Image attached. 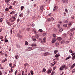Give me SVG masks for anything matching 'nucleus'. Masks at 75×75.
Returning <instances> with one entry per match:
<instances>
[{"mask_svg":"<svg viewBox=\"0 0 75 75\" xmlns=\"http://www.w3.org/2000/svg\"><path fill=\"white\" fill-rule=\"evenodd\" d=\"M40 10L41 11H43V10L44 9V8L42 6H41L40 7Z\"/></svg>","mask_w":75,"mask_h":75,"instance_id":"11","label":"nucleus"},{"mask_svg":"<svg viewBox=\"0 0 75 75\" xmlns=\"http://www.w3.org/2000/svg\"><path fill=\"white\" fill-rule=\"evenodd\" d=\"M15 58H16V59H18V58H19V56L18 55H17V54H16Z\"/></svg>","mask_w":75,"mask_h":75,"instance_id":"15","label":"nucleus"},{"mask_svg":"<svg viewBox=\"0 0 75 75\" xmlns=\"http://www.w3.org/2000/svg\"><path fill=\"white\" fill-rule=\"evenodd\" d=\"M58 50H55L54 51V52L55 54H56Z\"/></svg>","mask_w":75,"mask_h":75,"instance_id":"25","label":"nucleus"},{"mask_svg":"<svg viewBox=\"0 0 75 75\" xmlns=\"http://www.w3.org/2000/svg\"><path fill=\"white\" fill-rule=\"evenodd\" d=\"M12 8H13V7H12V6H10L9 7V9H12Z\"/></svg>","mask_w":75,"mask_h":75,"instance_id":"43","label":"nucleus"},{"mask_svg":"<svg viewBox=\"0 0 75 75\" xmlns=\"http://www.w3.org/2000/svg\"><path fill=\"white\" fill-rule=\"evenodd\" d=\"M54 73H55V72H54V71H52L51 74V75H53L54 74Z\"/></svg>","mask_w":75,"mask_h":75,"instance_id":"26","label":"nucleus"},{"mask_svg":"<svg viewBox=\"0 0 75 75\" xmlns=\"http://www.w3.org/2000/svg\"><path fill=\"white\" fill-rule=\"evenodd\" d=\"M57 41V39L55 38H54L52 40V43H54Z\"/></svg>","mask_w":75,"mask_h":75,"instance_id":"4","label":"nucleus"},{"mask_svg":"<svg viewBox=\"0 0 75 75\" xmlns=\"http://www.w3.org/2000/svg\"><path fill=\"white\" fill-rule=\"evenodd\" d=\"M17 47L18 48H20V45H17Z\"/></svg>","mask_w":75,"mask_h":75,"instance_id":"58","label":"nucleus"},{"mask_svg":"<svg viewBox=\"0 0 75 75\" xmlns=\"http://www.w3.org/2000/svg\"><path fill=\"white\" fill-rule=\"evenodd\" d=\"M29 64H28L27 63H26L24 64V66H29Z\"/></svg>","mask_w":75,"mask_h":75,"instance_id":"31","label":"nucleus"},{"mask_svg":"<svg viewBox=\"0 0 75 75\" xmlns=\"http://www.w3.org/2000/svg\"><path fill=\"white\" fill-rule=\"evenodd\" d=\"M59 56H60V54L58 53L57 54H56L54 57V58L56 57V58H58V57H59Z\"/></svg>","mask_w":75,"mask_h":75,"instance_id":"8","label":"nucleus"},{"mask_svg":"<svg viewBox=\"0 0 75 75\" xmlns=\"http://www.w3.org/2000/svg\"><path fill=\"white\" fill-rule=\"evenodd\" d=\"M66 65H65V68H64V69L65 70H66V69H67L68 68V66H66Z\"/></svg>","mask_w":75,"mask_h":75,"instance_id":"17","label":"nucleus"},{"mask_svg":"<svg viewBox=\"0 0 75 75\" xmlns=\"http://www.w3.org/2000/svg\"><path fill=\"white\" fill-rule=\"evenodd\" d=\"M5 42H8V40H7V39L6 38L5 39Z\"/></svg>","mask_w":75,"mask_h":75,"instance_id":"20","label":"nucleus"},{"mask_svg":"<svg viewBox=\"0 0 75 75\" xmlns=\"http://www.w3.org/2000/svg\"><path fill=\"white\" fill-rule=\"evenodd\" d=\"M5 60H4V59L2 60V63H3V64H4V62H5Z\"/></svg>","mask_w":75,"mask_h":75,"instance_id":"44","label":"nucleus"},{"mask_svg":"<svg viewBox=\"0 0 75 75\" xmlns=\"http://www.w3.org/2000/svg\"><path fill=\"white\" fill-rule=\"evenodd\" d=\"M59 31H63V29L62 28H61L59 29Z\"/></svg>","mask_w":75,"mask_h":75,"instance_id":"47","label":"nucleus"},{"mask_svg":"<svg viewBox=\"0 0 75 75\" xmlns=\"http://www.w3.org/2000/svg\"><path fill=\"white\" fill-rule=\"evenodd\" d=\"M35 36L36 38H38V35H35Z\"/></svg>","mask_w":75,"mask_h":75,"instance_id":"51","label":"nucleus"},{"mask_svg":"<svg viewBox=\"0 0 75 75\" xmlns=\"http://www.w3.org/2000/svg\"><path fill=\"white\" fill-rule=\"evenodd\" d=\"M25 44L26 45H27L28 44V42H27V41H25Z\"/></svg>","mask_w":75,"mask_h":75,"instance_id":"33","label":"nucleus"},{"mask_svg":"<svg viewBox=\"0 0 75 75\" xmlns=\"http://www.w3.org/2000/svg\"><path fill=\"white\" fill-rule=\"evenodd\" d=\"M71 58V57L70 56H69L68 57L66 58V60H67V59H69Z\"/></svg>","mask_w":75,"mask_h":75,"instance_id":"22","label":"nucleus"},{"mask_svg":"<svg viewBox=\"0 0 75 75\" xmlns=\"http://www.w3.org/2000/svg\"><path fill=\"white\" fill-rule=\"evenodd\" d=\"M17 4V1H14L13 3V5H14L15 4Z\"/></svg>","mask_w":75,"mask_h":75,"instance_id":"21","label":"nucleus"},{"mask_svg":"<svg viewBox=\"0 0 75 75\" xmlns=\"http://www.w3.org/2000/svg\"><path fill=\"white\" fill-rule=\"evenodd\" d=\"M34 48H35V47H29L28 48V51H31V50H33Z\"/></svg>","mask_w":75,"mask_h":75,"instance_id":"3","label":"nucleus"},{"mask_svg":"<svg viewBox=\"0 0 75 75\" xmlns=\"http://www.w3.org/2000/svg\"><path fill=\"white\" fill-rule=\"evenodd\" d=\"M7 24H8V25H9V26H11V25H13V23H11L10 24V22H7Z\"/></svg>","mask_w":75,"mask_h":75,"instance_id":"10","label":"nucleus"},{"mask_svg":"<svg viewBox=\"0 0 75 75\" xmlns=\"http://www.w3.org/2000/svg\"><path fill=\"white\" fill-rule=\"evenodd\" d=\"M69 35L70 37H72V36L74 34H73V33H71L69 34Z\"/></svg>","mask_w":75,"mask_h":75,"instance_id":"32","label":"nucleus"},{"mask_svg":"<svg viewBox=\"0 0 75 75\" xmlns=\"http://www.w3.org/2000/svg\"><path fill=\"white\" fill-rule=\"evenodd\" d=\"M47 55H50V53H47L46 52L45 53L44 56H47Z\"/></svg>","mask_w":75,"mask_h":75,"instance_id":"14","label":"nucleus"},{"mask_svg":"<svg viewBox=\"0 0 75 75\" xmlns=\"http://www.w3.org/2000/svg\"><path fill=\"white\" fill-rule=\"evenodd\" d=\"M47 21H48V22H50V21H51V19L50 18H48L47 19Z\"/></svg>","mask_w":75,"mask_h":75,"instance_id":"18","label":"nucleus"},{"mask_svg":"<svg viewBox=\"0 0 75 75\" xmlns=\"http://www.w3.org/2000/svg\"><path fill=\"white\" fill-rule=\"evenodd\" d=\"M37 30H36V29H35L34 30V33H35V34H37Z\"/></svg>","mask_w":75,"mask_h":75,"instance_id":"42","label":"nucleus"},{"mask_svg":"<svg viewBox=\"0 0 75 75\" xmlns=\"http://www.w3.org/2000/svg\"><path fill=\"white\" fill-rule=\"evenodd\" d=\"M39 31H40V32H42V29H40L39 30Z\"/></svg>","mask_w":75,"mask_h":75,"instance_id":"54","label":"nucleus"},{"mask_svg":"<svg viewBox=\"0 0 75 75\" xmlns=\"http://www.w3.org/2000/svg\"><path fill=\"white\" fill-rule=\"evenodd\" d=\"M47 38L46 37H45L44 38L43 40V42H44L45 43L46 42V39Z\"/></svg>","mask_w":75,"mask_h":75,"instance_id":"7","label":"nucleus"},{"mask_svg":"<svg viewBox=\"0 0 75 75\" xmlns=\"http://www.w3.org/2000/svg\"><path fill=\"white\" fill-rule=\"evenodd\" d=\"M13 67H12L11 68V72H13Z\"/></svg>","mask_w":75,"mask_h":75,"instance_id":"40","label":"nucleus"},{"mask_svg":"<svg viewBox=\"0 0 75 75\" xmlns=\"http://www.w3.org/2000/svg\"><path fill=\"white\" fill-rule=\"evenodd\" d=\"M43 72H45L46 71V69L45 68H43Z\"/></svg>","mask_w":75,"mask_h":75,"instance_id":"48","label":"nucleus"},{"mask_svg":"<svg viewBox=\"0 0 75 75\" xmlns=\"http://www.w3.org/2000/svg\"><path fill=\"white\" fill-rule=\"evenodd\" d=\"M68 21H67V20H65L64 21V22L65 23H68Z\"/></svg>","mask_w":75,"mask_h":75,"instance_id":"36","label":"nucleus"},{"mask_svg":"<svg viewBox=\"0 0 75 75\" xmlns=\"http://www.w3.org/2000/svg\"><path fill=\"white\" fill-rule=\"evenodd\" d=\"M69 51L71 53H72L73 52L72 51V50H69Z\"/></svg>","mask_w":75,"mask_h":75,"instance_id":"39","label":"nucleus"},{"mask_svg":"<svg viewBox=\"0 0 75 75\" xmlns=\"http://www.w3.org/2000/svg\"><path fill=\"white\" fill-rule=\"evenodd\" d=\"M3 18H1L0 19V22H2V21H3Z\"/></svg>","mask_w":75,"mask_h":75,"instance_id":"46","label":"nucleus"},{"mask_svg":"<svg viewBox=\"0 0 75 75\" xmlns=\"http://www.w3.org/2000/svg\"><path fill=\"white\" fill-rule=\"evenodd\" d=\"M30 28H27L26 30L27 31H29V30H30Z\"/></svg>","mask_w":75,"mask_h":75,"instance_id":"55","label":"nucleus"},{"mask_svg":"<svg viewBox=\"0 0 75 75\" xmlns=\"http://www.w3.org/2000/svg\"><path fill=\"white\" fill-rule=\"evenodd\" d=\"M64 42H65V41H61V44H64Z\"/></svg>","mask_w":75,"mask_h":75,"instance_id":"34","label":"nucleus"},{"mask_svg":"<svg viewBox=\"0 0 75 75\" xmlns=\"http://www.w3.org/2000/svg\"><path fill=\"white\" fill-rule=\"evenodd\" d=\"M19 21H20V19L19 18H18L17 20V23H18V22H19Z\"/></svg>","mask_w":75,"mask_h":75,"instance_id":"45","label":"nucleus"},{"mask_svg":"<svg viewBox=\"0 0 75 75\" xmlns=\"http://www.w3.org/2000/svg\"><path fill=\"white\" fill-rule=\"evenodd\" d=\"M75 72V69H74L73 70V71H72V73H74Z\"/></svg>","mask_w":75,"mask_h":75,"instance_id":"59","label":"nucleus"},{"mask_svg":"<svg viewBox=\"0 0 75 75\" xmlns=\"http://www.w3.org/2000/svg\"><path fill=\"white\" fill-rule=\"evenodd\" d=\"M55 59H56V61H59V59H58V58H56Z\"/></svg>","mask_w":75,"mask_h":75,"instance_id":"62","label":"nucleus"},{"mask_svg":"<svg viewBox=\"0 0 75 75\" xmlns=\"http://www.w3.org/2000/svg\"><path fill=\"white\" fill-rule=\"evenodd\" d=\"M43 35L44 36H45V35H46V34H45V33H43Z\"/></svg>","mask_w":75,"mask_h":75,"instance_id":"64","label":"nucleus"},{"mask_svg":"<svg viewBox=\"0 0 75 75\" xmlns=\"http://www.w3.org/2000/svg\"><path fill=\"white\" fill-rule=\"evenodd\" d=\"M16 20V18L14 17L9 19V20H10L11 22H14V21H15Z\"/></svg>","mask_w":75,"mask_h":75,"instance_id":"1","label":"nucleus"},{"mask_svg":"<svg viewBox=\"0 0 75 75\" xmlns=\"http://www.w3.org/2000/svg\"><path fill=\"white\" fill-rule=\"evenodd\" d=\"M9 10V9H8V8H7L5 9V11H8Z\"/></svg>","mask_w":75,"mask_h":75,"instance_id":"38","label":"nucleus"},{"mask_svg":"<svg viewBox=\"0 0 75 75\" xmlns=\"http://www.w3.org/2000/svg\"><path fill=\"white\" fill-rule=\"evenodd\" d=\"M52 69H49L48 70V71H47V74H50V73H51V71H52Z\"/></svg>","mask_w":75,"mask_h":75,"instance_id":"5","label":"nucleus"},{"mask_svg":"<svg viewBox=\"0 0 75 75\" xmlns=\"http://www.w3.org/2000/svg\"><path fill=\"white\" fill-rule=\"evenodd\" d=\"M24 8V6H22L21 7V11H22L23 10V9Z\"/></svg>","mask_w":75,"mask_h":75,"instance_id":"28","label":"nucleus"},{"mask_svg":"<svg viewBox=\"0 0 75 75\" xmlns=\"http://www.w3.org/2000/svg\"><path fill=\"white\" fill-rule=\"evenodd\" d=\"M51 19L52 21H54V18H53V17H52Z\"/></svg>","mask_w":75,"mask_h":75,"instance_id":"60","label":"nucleus"},{"mask_svg":"<svg viewBox=\"0 0 75 75\" xmlns=\"http://www.w3.org/2000/svg\"><path fill=\"white\" fill-rule=\"evenodd\" d=\"M32 27H34L35 26V24H33L32 25Z\"/></svg>","mask_w":75,"mask_h":75,"instance_id":"57","label":"nucleus"},{"mask_svg":"<svg viewBox=\"0 0 75 75\" xmlns=\"http://www.w3.org/2000/svg\"><path fill=\"white\" fill-rule=\"evenodd\" d=\"M64 68H65V64H63L60 67L59 69L60 71H63V69Z\"/></svg>","mask_w":75,"mask_h":75,"instance_id":"2","label":"nucleus"},{"mask_svg":"<svg viewBox=\"0 0 75 75\" xmlns=\"http://www.w3.org/2000/svg\"><path fill=\"white\" fill-rule=\"evenodd\" d=\"M57 26L58 28H60V25L58 24L57 25Z\"/></svg>","mask_w":75,"mask_h":75,"instance_id":"61","label":"nucleus"},{"mask_svg":"<svg viewBox=\"0 0 75 75\" xmlns=\"http://www.w3.org/2000/svg\"><path fill=\"white\" fill-rule=\"evenodd\" d=\"M52 37H56V35H55V34H53L52 35Z\"/></svg>","mask_w":75,"mask_h":75,"instance_id":"49","label":"nucleus"},{"mask_svg":"<svg viewBox=\"0 0 75 75\" xmlns=\"http://www.w3.org/2000/svg\"><path fill=\"white\" fill-rule=\"evenodd\" d=\"M54 63H52V64L51 67V66H54Z\"/></svg>","mask_w":75,"mask_h":75,"instance_id":"53","label":"nucleus"},{"mask_svg":"<svg viewBox=\"0 0 75 75\" xmlns=\"http://www.w3.org/2000/svg\"><path fill=\"white\" fill-rule=\"evenodd\" d=\"M14 13H15V11H12L10 13V14H14Z\"/></svg>","mask_w":75,"mask_h":75,"instance_id":"23","label":"nucleus"},{"mask_svg":"<svg viewBox=\"0 0 75 75\" xmlns=\"http://www.w3.org/2000/svg\"><path fill=\"white\" fill-rule=\"evenodd\" d=\"M30 72L31 74L32 75H34V73L33 71L31 70Z\"/></svg>","mask_w":75,"mask_h":75,"instance_id":"24","label":"nucleus"},{"mask_svg":"<svg viewBox=\"0 0 75 75\" xmlns=\"http://www.w3.org/2000/svg\"><path fill=\"white\" fill-rule=\"evenodd\" d=\"M63 26L64 27H67V25L66 24H64L63 25Z\"/></svg>","mask_w":75,"mask_h":75,"instance_id":"27","label":"nucleus"},{"mask_svg":"<svg viewBox=\"0 0 75 75\" xmlns=\"http://www.w3.org/2000/svg\"><path fill=\"white\" fill-rule=\"evenodd\" d=\"M57 40H59V41H61L62 40V38L61 37H57Z\"/></svg>","mask_w":75,"mask_h":75,"instance_id":"12","label":"nucleus"},{"mask_svg":"<svg viewBox=\"0 0 75 75\" xmlns=\"http://www.w3.org/2000/svg\"><path fill=\"white\" fill-rule=\"evenodd\" d=\"M18 38H19L21 39V38H22V36H21V35L20 34H18Z\"/></svg>","mask_w":75,"mask_h":75,"instance_id":"9","label":"nucleus"},{"mask_svg":"<svg viewBox=\"0 0 75 75\" xmlns=\"http://www.w3.org/2000/svg\"><path fill=\"white\" fill-rule=\"evenodd\" d=\"M12 65V63H9V66L10 67H11Z\"/></svg>","mask_w":75,"mask_h":75,"instance_id":"37","label":"nucleus"},{"mask_svg":"<svg viewBox=\"0 0 75 75\" xmlns=\"http://www.w3.org/2000/svg\"><path fill=\"white\" fill-rule=\"evenodd\" d=\"M74 66H73V65H72L71 66V67H70V69H72V68H74Z\"/></svg>","mask_w":75,"mask_h":75,"instance_id":"41","label":"nucleus"},{"mask_svg":"<svg viewBox=\"0 0 75 75\" xmlns=\"http://www.w3.org/2000/svg\"><path fill=\"white\" fill-rule=\"evenodd\" d=\"M10 33H11V34H12V30L11 29Z\"/></svg>","mask_w":75,"mask_h":75,"instance_id":"63","label":"nucleus"},{"mask_svg":"<svg viewBox=\"0 0 75 75\" xmlns=\"http://www.w3.org/2000/svg\"><path fill=\"white\" fill-rule=\"evenodd\" d=\"M53 63H54L55 65V64H57V62L56 61H54V62Z\"/></svg>","mask_w":75,"mask_h":75,"instance_id":"50","label":"nucleus"},{"mask_svg":"<svg viewBox=\"0 0 75 75\" xmlns=\"http://www.w3.org/2000/svg\"><path fill=\"white\" fill-rule=\"evenodd\" d=\"M75 55H74V56H73L72 57V59H75Z\"/></svg>","mask_w":75,"mask_h":75,"instance_id":"30","label":"nucleus"},{"mask_svg":"<svg viewBox=\"0 0 75 75\" xmlns=\"http://www.w3.org/2000/svg\"><path fill=\"white\" fill-rule=\"evenodd\" d=\"M53 69L54 70H55L56 69V67H53Z\"/></svg>","mask_w":75,"mask_h":75,"instance_id":"56","label":"nucleus"},{"mask_svg":"<svg viewBox=\"0 0 75 75\" xmlns=\"http://www.w3.org/2000/svg\"><path fill=\"white\" fill-rule=\"evenodd\" d=\"M62 1L63 3H68V0H62Z\"/></svg>","mask_w":75,"mask_h":75,"instance_id":"6","label":"nucleus"},{"mask_svg":"<svg viewBox=\"0 0 75 75\" xmlns=\"http://www.w3.org/2000/svg\"><path fill=\"white\" fill-rule=\"evenodd\" d=\"M19 17H23V13H21L19 15Z\"/></svg>","mask_w":75,"mask_h":75,"instance_id":"19","label":"nucleus"},{"mask_svg":"<svg viewBox=\"0 0 75 75\" xmlns=\"http://www.w3.org/2000/svg\"><path fill=\"white\" fill-rule=\"evenodd\" d=\"M71 32H73L74 31V28H72L71 29Z\"/></svg>","mask_w":75,"mask_h":75,"instance_id":"35","label":"nucleus"},{"mask_svg":"<svg viewBox=\"0 0 75 75\" xmlns=\"http://www.w3.org/2000/svg\"><path fill=\"white\" fill-rule=\"evenodd\" d=\"M75 53L74 52V53H72L71 55H72V56H73V55H75Z\"/></svg>","mask_w":75,"mask_h":75,"instance_id":"52","label":"nucleus"},{"mask_svg":"<svg viewBox=\"0 0 75 75\" xmlns=\"http://www.w3.org/2000/svg\"><path fill=\"white\" fill-rule=\"evenodd\" d=\"M5 1L6 3H9L10 0H5Z\"/></svg>","mask_w":75,"mask_h":75,"instance_id":"29","label":"nucleus"},{"mask_svg":"<svg viewBox=\"0 0 75 75\" xmlns=\"http://www.w3.org/2000/svg\"><path fill=\"white\" fill-rule=\"evenodd\" d=\"M58 8V7L57 6H55L53 9V11H55V10H57V9Z\"/></svg>","mask_w":75,"mask_h":75,"instance_id":"13","label":"nucleus"},{"mask_svg":"<svg viewBox=\"0 0 75 75\" xmlns=\"http://www.w3.org/2000/svg\"><path fill=\"white\" fill-rule=\"evenodd\" d=\"M31 46L32 47H36L37 46V45L33 43L31 45Z\"/></svg>","mask_w":75,"mask_h":75,"instance_id":"16","label":"nucleus"}]
</instances>
